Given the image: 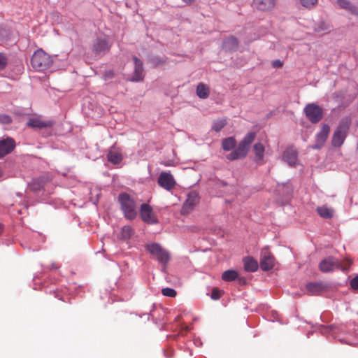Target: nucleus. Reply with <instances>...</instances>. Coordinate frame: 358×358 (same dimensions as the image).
<instances>
[{"mask_svg": "<svg viewBox=\"0 0 358 358\" xmlns=\"http://www.w3.org/2000/svg\"><path fill=\"white\" fill-rule=\"evenodd\" d=\"M238 41L234 36H231L225 39L223 43V48L228 51H234L238 48Z\"/></svg>", "mask_w": 358, "mask_h": 358, "instance_id": "5701e85b", "label": "nucleus"}, {"mask_svg": "<svg viewBox=\"0 0 358 358\" xmlns=\"http://www.w3.org/2000/svg\"><path fill=\"white\" fill-rule=\"evenodd\" d=\"M336 3L340 8L348 10L351 14L358 16V8L351 3L348 0H337Z\"/></svg>", "mask_w": 358, "mask_h": 358, "instance_id": "6ab92c4d", "label": "nucleus"}, {"mask_svg": "<svg viewBox=\"0 0 358 358\" xmlns=\"http://www.w3.org/2000/svg\"><path fill=\"white\" fill-rule=\"evenodd\" d=\"M158 185L167 191L172 190L176 185V182L170 172L162 171L157 180Z\"/></svg>", "mask_w": 358, "mask_h": 358, "instance_id": "0eeeda50", "label": "nucleus"}, {"mask_svg": "<svg viewBox=\"0 0 358 358\" xmlns=\"http://www.w3.org/2000/svg\"><path fill=\"white\" fill-rule=\"evenodd\" d=\"M2 231H3V226H2V224L0 223V234H1Z\"/></svg>", "mask_w": 358, "mask_h": 358, "instance_id": "37998d69", "label": "nucleus"}, {"mask_svg": "<svg viewBox=\"0 0 358 358\" xmlns=\"http://www.w3.org/2000/svg\"><path fill=\"white\" fill-rule=\"evenodd\" d=\"M255 136L256 134L255 132L248 133L236 148L239 156H241L242 158H244L247 155L250 150V145L254 141Z\"/></svg>", "mask_w": 358, "mask_h": 358, "instance_id": "423d86ee", "label": "nucleus"}, {"mask_svg": "<svg viewBox=\"0 0 358 358\" xmlns=\"http://www.w3.org/2000/svg\"><path fill=\"white\" fill-rule=\"evenodd\" d=\"M319 267L321 271L327 273L333 271L336 268H340L341 264L338 259L332 257H329L323 259L320 262Z\"/></svg>", "mask_w": 358, "mask_h": 358, "instance_id": "9b49d317", "label": "nucleus"}, {"mask_svg": "<svg viewBox=\"0 0 358 358\" xmlns=\"http://www.w3.org/2000/svg\"><path fill=\"white\" fill-rule=\"evenodd\" d=\"M227 123V120L225 118L217 120H215L213 122V124L212 129L215 131L219 132L225 127Z\"/></svg>", "mask_w": 358, "mask_h": 358, "instance_id": "c756f323", "label": "nucleus"}, {"mask_svg": "<svg viewBox=\"0 0 358 358\" xmlns=\"http://www.w3.org/2000/svg\"><path fill=\"white\" fill-rule=\"evenodd\" d=\"M330 132V127L327 124H323L320 132L316 134L315 143L312 145L313 149L321 148L326 142Z\"/></svg>", "mask_w": 358, "mask_h": 358, "instance_id": "9d476101", "label": "nucleus"}, {"mask_svg": "<svg viewBox=\"0 0 358 358\" xmlns=\"http://www.w3.org/2000/svg\"><path fill=\"white\" fill-rule=\"evenodd\" d=\"M31 63L32 67L38 71H42L50 66L52 63L51 57L42 49H38L33 54Z\"/></svg>", "mask_w": 358, "mask_h": 358, "instance_id": "f03ea898", "label": "nucleus"}, {"mask_svg": "<svg viewBox=\"0 0 358 358\" xmlns=\"http://www.w3.org/2000/svg\"><path fill=\"white\" fill-rule=\"evenodd\" d=\"M253 151L255 155V160L260 164H262L264 163L263 160L265 152V148L264 145L261 143H255L253 146Z\"/></svg>", "mask_w": 358, "mask_h": 358, "instance_id": "4be33fe9", "label": "nucleus"}, {"mask_svg": "<svg viewBox=\"0 0 358 358\" xmlns=\"http://www.w3.org/2000/svg\"><path fill=\"white\" fill-rule=\"evenodd\" d=\"M132 233V229L129 226H124L122 228V236L124 238H129Z\"/></svg>", "mask_w": 358, "mask_h": 358, "instance_id": "c9c22d12", "label": "nucleus"}, {"mask_svg": "<svg viewBox=\"0 0 358 358\" xmlns=\"http://www.w3.org/2000/svg\"><path fill=\"white\" fill-rule=\"evenodd\" d=\"M54 122L52 120L43 121L39 117H33L29 119L27 122V126L32 128L43 129L50 128L53 126Z\"/></svg>", "mask_w": 358, "mask_h": 358, "instance_id": "dca6fc26", "label": "nucleus"}, {"mask_svg": "<svg viewBox=\"0 0 358 358\" xmlns=\"http://www.w3.org/2000/svg\"><path fill=\"white\" fill-rule=\"evenodd\" d=\"M184 2H185L186 3H192V2H194L195 0H182Z\"/></svg>", "mask_w": 358, "mask_h": 358, "instance_id": "79ce46f5", "label": "nucleus"}, {"mask_svg": "<svg viewBox=\"0 0 358 358\" xmlns=\"http://www.w3.org/2000/svg\"><path fill=\"white\" fill-rule=\"evenodd\" d=\"M226 157L227 159L231 160V161L242 158L241 156H239V154L236 149L234 151H232L231 153L228 154L226 156Z\"/></svg>", "mask_w": 358, "mask_h": 358, "instance_id": "f704fd0d", "label": "nucleus"}, {"mask_svg": "<svg viewBox=\"0 0 358 358\" xmlns=\"http://www.w3.org/2000/svg\"><path fill=\"white\" fill-rule=\"evenodd\" d=\"M111 45L108 41L103 38H97L92 45V51L98 55H103L109 52Z\"/></svg>", "mask_w": 358, "mask_h": 358, "instance_id": "f8f14e48", "label": "nucleus"}, {"mask_svg": "<svg viewBox=\"0 0 358 358\" xmlns=\"http://www.w3.org/2000/svg\"><path fill=\"white\" fill-rule=\"evenodd\" d=\"M133 60L134 62V71L131 80L141 81L144 78L143 62L136 56L133 57Z\"/></svg>", "mask_w": 358, "mask_h": 358, "instance_id": "2eb2a0df", "label": "nucleus"}, {"mask_svg": "<svg viewBox=\"0 0 358 358\" xmlns=\"http://www.w3.org/2000/svg\"><path fill=\"white\" fill-rule=\"evenodd\" d=\"M140 215L142 220L148 224H153L158 223L157 217L148 204L143 203L141 206Z\"/></svg>", "mask_w": 358, "mask_h": 358, "instance_id": "6e6552de", "label": "nucleus"}, {"mask_svg": "<svg viewBox=\"0 0 358 358\" xmlns=\"http://www.w3.org/2000/svg\"><path fill=\"white\" fill-rule=\"evenodd\" d=\"M350 286L354 289H358V276H356L351 280Z\"/></svg>", "mask_w": 358, "mask_h": 358, "instance_id": "58836bf2", "label": "nucleus"}, {"mask_svg": "<svg viewBox=\"0 0 358 358\" xmlns=\"http://www.w3.org/2000/svg\"><path fill=\"white\" fill-rule=\"evenodd\" d=\"M350 125V120L349 118L346 117L341 120L331 138V144L334 147L339 148L343 145L347 136Z\"/></svg>", "mask_w": 358, "mask_h": 358, "instance_id": "7ed1b4c3", "label": "nucleus"}, {"mask_svg": "<svg viewBox=\"0 0 358 358\" xmlns=\"http://www.w3.org/2000/svg\"><path fill=\"white\" fill-rule=\"evenodd\" d=\"M44 184L45 181L43 178L35 179L31 182L30 188L34 192H38L43 188Z\"/></svg>", "mask_w": 358, "mask_h": 358, "instance_id": "c85d7f7f", "label": "nucleus"}, {"mask_svg": "<svg viewBox=\"0 0 358 358\" xmlns=\"http://www.w3.org/2000/svg\"><path fill=\"white\" fill-rule=\"evenodd\" d=\"M236 140L234 137H229L222 141V146L224 150L229 151L234 148Z\"/></svg>", "mask_w": 358, "mask_h": 358, "instance_id": "cd10ccee", "label": "nucleus"}, {"mask_svg": "<svg viewBox=\"0 0 358 358\" xmlns=\"http://www.w3.org/2000/svg\"><path fill=\"white\" fill-rule=\"evenodd\" d=\"M282 65H283V62L282 61H280V59L274 60L272 62V66L274 68H280L282 66Z\"/></svg>", "mask_w": 358, "mask_h": 358, "instance_id": "ea45409f", "label": "nucleus"}, {"mask_svg": "<svg viewBox=\"0 0 358 358\" xmlns=\"http://www.w3.org/2000/svg\"><path fill=\"white\" fill-rule=\"evenodd\" d=\"M275 258L271 252L264 249L261 252L260 267L263 271H269L274 267Z\"/></svg>", "mask_w": 358, "mask_h": 358, "instance_id": "1a4fd4ad", "label": "nucleus"}, {"mask_svg": "<svg viewBox=\"0 0 358 358\" xmlns=\"http://www.w3.org/2000/svg\"><path fill=\"white\" fill-rule=\"evenodd\" d=\"M222 296V292L217 287H214L211 292V299L213 300H218Z\"/></svg>", "mask_w": 358, "mask_h": 358, "instance_id": "2f4dec72", "label": "nucleus"}, {"mask_svg": "<svg viewBox=\"0 0 358 358\" xmlns=\"http://www.w3.org/2000/svg\"><path fill=\"white\" fill-rule=\"evenodd\" d=\"M147 250L163 266H166L170 260V253L156 243L146 245Z\"/></svg>", "mask_w": 358, "mask_h": 358, "instance_id": "20e7f679", "label": "nucleus"}, {"mask_svg": "<svg viewBox=\"0 0 358 358\" xmlns=\"http://www.w3.org/2000/svg\"><path fill=\"white\" fill-rule=\"evenodd\" d=\"M253 6L261 11H269L274 8L275 0H253Z\"/></svg>", "mask_w": 358, "mask_h": 358, "instance_id": "f3484780", "label": "nucleus"}, {"mask_svg": "<svg viewBox=\"0 0 358 358\" xmlns=\"http://www.w3.org/2000/svg\"><path fill=\"white\" fill-rule=\"evenodd\" d=\"M104 77H105V79L113 78V71H106V73L104 74Z\"/></svg>", "mask_w": 358, "mask_h": 358, "instance_id": "a19ab883", "label": "nucleus"}, {"mask_svg": "<svg viewBox=\"0 0 358 358\" xmlns=\"http://www.w3.org/2000/svg\"><path fill=\"white\" fill-rule=\"evenodd\" d=\"M308 292L311 295H319L325 291V287L322 283L310 282L306 285Z\"/></svg>", "mask_w": 358, "mask_h": 358, "instance_id": "412c9836", "label": "nucleus"}, {"mask_svg": "<svg viewBox=\"0 0 358 358\" xmlns=\"http://www.w3.org/2000/svg\"><path fill=\"white\" fill-rule=\"evenodd\" d=\"M15 147L14 139L7 137L5 139L0 141V158L3 157L5 155L9 154L13 151Z\"/></svg>", "mask_w": 358, "mask_h": 358, "instance_id": "ddd939ff", "label": "nucleus"}, {"mask_svg": "<svg viewBox=\"0 0 358 358\" xmlns=\"http://www.w3.org/2000/svg\"><path fill=\"white\" fill-rule=\"evenodd\" d=\"M244 268L248 272H255L258 269V262L252 257L243 259Z\"/></svg>", "mask_w": 358, "mask_h": 358, "instance_id": "b1692460", "label": "nucleus"}, {"mask_svg": "<svg viewBox=\"0 0 358 358\" xmlns=\"http://www.w3.org/2000/svg\"><path fill=\"white\" fill-rule=\"evenodd\" d=\"M12 122L11 117L6 114H0V123L4 124H9Z\"/></svg>", "mask_w": 358, "mask_h": 358, "instance_id": "72a5a7b5", "label": "nucleus"}, {"mask_svg": "<svg viewBox=\"0 0 358 358\" xmlns=\"http://www.w3.org/2000/svg\"><path fill=\"white\" fill-rule=\"evenodd\" d=\"M348 265L350 266L352 264V262L350 260H348Z\"/></svg>", "mask_w": 358, "mask_h": 358, "instance_id": "c03bdc74", "label": "nucleus"}, {"mask_svg": "<svg viewBox=\"0 0 358 358\" xmlns=\"http://www.w3.org/2000/svg\"><path fill=\"white\" fill-rule=\"evenodd\" d=\"M283 159L289 166H294L297 162V152L292 148H287L283 153Z\"/></svg>", "mask_w": 358, "mask_h": 358, "instance_id": "a211bd4d", "label": "nucleus"}, {"mask_svg": "<svg viewBox=\"0 0 358 358\" xmlns=\"http://www.w3.org/2000/svg\"><path fill=\"white\" fill-rule=\"evenodd\" d=\"M198 194L194 192H190L187 196V200L183 203L182 213L183 214L189 213V211L193 209V208L198 203Z\"/></svg>", "mask_w": 358, "mask_h": 358, "instance_id": "4468645a", "label": "nucleus"}, {"mask_svg": "<svg viewBox=\"0 0 358 358\" xmlns=\"http://www.w3.org/2000/svg\"><path fill=\"white\" fill-rule=\"evenodd\" d=\"M118 201L124 217L134 220L137 215V205L134 198L127 193H121L118 196Z\"/></svg>", "mask_w": 358, "mask_h": 358, "instance_id": "f257e3e1", "label": "nucleus"}, {"mask_svg": "<svg viewBox=\"0 0 358 358\" xmlns=\"http://www.w3.org/2000/svg\"><path fill=\"white\" fill-rule=\"evenodd\" d=\"M238 276V273L235 270L225 271L222 275V279L226 282L235 280Z\"/></svg>", "mask_w": 358, "mask_h": 358, "instance_id": "bb28decb", "label": "nucleus"}, {"mask_svg": "<svg viewBox=\"0 0 358 358\" xmlns=\"http://www.w3.org/2000/svg\"><path fill=\"white\" fill-rule=\"evenodd\" d=\"M316 211L320 217L325 219H331L334 215L333 209L326 206H322L317 208Z\"/></svg>", "mask_w": 358, "mask_h": 358, "instance_id": "a878e982", "label": "nucleus"}, {"mask_svg": "<svg viewBox=\"0 0 358 358\" xmlns=\"http://www.w3.org/2000/svg\"><path fill=\"white\" fill-rule=\"evenodd\" d=\"M301 4L308 8L313 7L317 3V0H300Z\"/></svg>", "mask_w": 358, "mask_h": 358, "instance_id": "473e14b6", "label": "nucleus"}, {"mask_svg": "<svg viewBox=\"0 0 358 358\" xmlns=\"http://www.w3.org/2000/svg\"><path fill=\"white\" fill-rule=\"evenodd\" d=\"M303 110L306 117L311 123L316 124L323 118L322 108L315 103L307 104Z\"/></svg>", "mask_w": 358, "mask_h": 358, "instance_id": "39448f33", "label": "nucleus"}, {"mask_svg": "<svg viewBox=\"0 0 358 358\" xmlns=\"http://www.w3.org/2000/svg\"><path fill=\"white\" fill-rule=\"evenodd\" d=\"M196 95L201 99H206L210 94L208 86L203 83L198 84L196 87Z\"/></svg>", "mask_w": 358, "mask_h": 358, "instance_id": "393cba45", "label": "nucleus"}, {"mask_svg": "<svg viewBox=\"0 0 358 358\" xmlns=\"http://www.w3.org/2000/svg\"><path fill=\"white\" fill-rule=\"evenodd\" d=\"M152 63L155 66L162 65L166 63L165 60L158 57H154L152 59Z\"/></svg>", "mask_w": 358, "mask_h": 358, "instance_id": "4c0bfd02", "label": "nucleus"}, {"mask_svg": "<svg viewBox=\"0 0 358 358\" xmlns=\"http://www.w3.org/2000/svg\"><path fill=\"white\" fill-rule=\"evenodd\" d=\"M8 63L7 57L5 55L0 53V70L5 69Z\"/></svg>", "mask_w": 358, "mask_h": 358, "instance_id": "e433bc0d", "label": "nucleus"}, {"mask_svg": "<svg viewBox=\"0 0 358 358\" xmlns=\"http://www.w3.org/2000/svg\"><path fill=\"white\" fill-rule=\"evenodd\" d=\"M107 158L110 162L114 164H120L123 159L121 152L115 148H112L109 150Z\"/></svg>", "mask_w": 358, "mask_h": 358, "instance_id": "aec40b11", "label": "nucleus"}, {"mask_svg": "<svg viewBox=\"0 0 358 358\" xmlns=\"http://www.w3.org/2000/svg\"><path fill=\"white\" fill-rule=\"evenodd\" d=\"M162 293L164 296L169 297H175L177 294V292L174 289L169 287L163 288Z\"/></svg>", "mask_w": 358, "mask_h": 358, "instance_id": "7c9ffc66", "label": "nucleus"}]
</instances>
